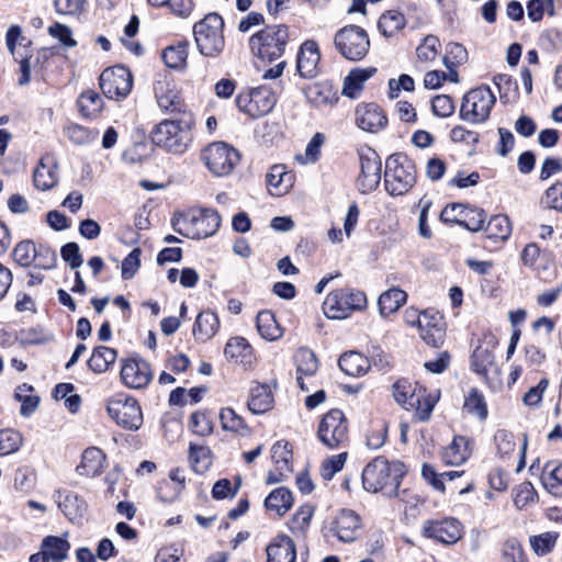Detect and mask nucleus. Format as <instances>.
Here are the masks:
<instances>
[{
	"label": "nucleus",
	"instance_id": "f257e3e1",
	"mask_svg": "<svg viewBox=\"0 0 562 562\" xmlns=\"http://www.w3.org/2000/svg\"><path fill=\"white\" fill-rule=\"evenodd\" d=\"M404 475L403 464L390 462L384 458H375L366 465L362 471V484L366 491L371 493L381 492L387 497L400 496L406 502L408 491L398 493L401 480Z\"/></svg>",
	"mask_w": 562,
	"mask_h": 562
},
{
	"label": "nucleus",
	"instance_id": "f03ea898",
	"mask_svg": "<svg viewBox=\"0 0 562 562\" xmlns=\"http://www.w3.org/2000/svg\"><path fill=\"white\" fill-rule=\"evenodd\" d=\"M221 225L220 214L212 209H196L172 217V228L180 235L201 239L214 235Z\"/></svg>",
	"mask_w": 562,
	"mask_h": 562
},
{
	"label": "nucleus",
	"instance_id": "7ed1b4c3",
	"mask_svg": "<svg viewBox=\"0 0 562 562\" xmlns=\"http://www.w3.org/2000/svg\"><path fill=\"white\" fill-rule=\"evenodd\" d=\"M193 121L164 120L156 125L151 133L153 142L172 154H182L189 147L192 136L191 128Z\"/></svg>",
	"mask_w": 562,
	"mask_h": 562
},
{
	"label": "nucleus",
	"instance_id": "20e7f679",
	"mask_svg": "<svg viewBox=\"0 0 562 562\" xmlns=\"http://www.w3.org/2000/svg\"><path fill=\"white\" fill-rule=\"evenodd\" d=\"M414 161L403 153L391 155L385 162V189L391 195H403L416 183Z\"/></svg>",
	"mask_w": 562,
	"mask_h": 562
},
{
	"label": "nucleus",
	"instance_id": "39448f33",
	"mask_svg": "<svg viewBox=\"0 0 562 562\" xmlns=\"http://www.w3.org/2000/svg\"><path fill=\"white\" fill-rule=\"evenodd\" d=\"M395 401L405 409H414L419 422L430 418L438 396L427 393L426 389L413 385L408 380H400L393 385Z\"/></svg>",
	"mask_w": 562,
	"mask_h": 562
},
{
	"label": "nucleus",
	"instance_id": "423d86ee",
	"mask_svg": "<svg viewBox=\"0 0 562 562\" xmlns=\"http://www.w3.org/2000/svg\"><path fill=\"white\" fill-rule=\"evenodd\" d=\"M289 40L285 25L267 26L249 38L251 53L262 60L272 61L284 53Z\"/></svg>",
	"mask_w": 562,
	"mask_h": 562
},
{
	"label": "nucleus",
	"instance_id": "0eeeda50",
	"mask_svg": "<svg viewBox=\"0 0 562 562\" xmlns=\"http://www.w3.org/2000/svg\"><path fill=\"white\" fill-rule=\"evenodd\" d=\"M223 19L217 13H210L194 24L193 34L201 54L216 56L223 50Z\"/></svg>",
	"mask_w": 562,
	"mask_h": 562
},
{
	"label": "nucleus",
	"instance_id": "6e6552de",
	"mask_svg": "<svg viewBox=\"0 0 562 562\" xmlns=\"http://www.w3.org/2000/svg\"><path fill=\"white\" fill-rule=\"evenodd\" d=\"M366 306L367 296L363 292L345 288L327 294L323 303V311L328 318L344 319L353 311H362Z\"/></svg>",
	"mask_w": 562,
	"mask_h": 562
},
{
	"label": "nucleus",
	"instance_id": "1a4fd4ad",
	"mask_svg": "<svg viewBox=\"0 0 562 562\" xmlns=\"http://www.w3.org/2000/svg\"><path fill=\"white\" fill-rule=\"evenodd\" d=\"M496 98L487 86L470 90L462 100L460 117L472 124H480L490 117Z\"/></svg>",
	"mask_w": 562,
	"mask_h": 562
},
{
	"label": "nucleus",
	"instance_id": "9d476101",
	"mask_svg": "<svg viewBox=\"0 0 562 562\" xmlns=\"http://www.w3.org/2000/svg\"><path fill=\"white\" fill-rule=\"evenodd\" d=\"M240 159L239 153L224 142H214L201 151V160L215 177L228 176Z\"/></svg>",
	"mask_w": 562,
	"mask_h": 562
},
{
	"label": "nucleus",
	"instance_id": "9b49d317",
	"mask_svg": "<svg viewBox=\"0 0 562 562\" xmlns=\"http://www.w3.org/2000/svg\"><path fill=\"white\" fill-rule=\"evenodd\" d=\"M13 260L21 267H31L40 270H52L56 267L55 250L44 244L36 245L32 240L18 243L12 252Z\"/></svg>",
	"mask_w": 562,
	"mask_h": 562
},
{
	"label": "nucleus",
	"instance_id": "f8f14e48",
	"mask_svg": "<svg viewBox=\"0 0 562 562\" xmlns=\"http://www.w3.org/2000/svg\"><path fill=\"white\" fill-rule=\"evenodd\" d=\"M235 102L243 113L250 117H260L272 111L277 97L269 87L260 86L238 93Z\"/></svg>",
	"mask_w": 562,
	"mask_h": 562
},
{
	"label": "nucleus",
	"instance_id": "ddd939ff",
	"mask_svg": "<svg viewBox=\"0 0 562 562\" xmlns=\"http://www.w3.org/2000/svg\"><path fill=\"white\" fill-rule=\"evenodd\" d=\"M335 46L346 59L360 60L368 54L370 41L363 29L349 25L336 33Z\"/></svg>",
	"mask_w": 562,
	"mask_h": 562
},
{
	"label": "nucleus",
	"instance_id": "4468645a",
	"mask_svg": "<svg viewBox=\"0 0 562 562\" xmlns=\"http://www.w3.org/2000/svg\"><path fill=\"white\" fill-rule=\"evenodd\" d=\"M317 437L329 449L346 446L349 438L348 422L340 409H331L323 416Z\"/></svg>",
	"mask_w": 562,
	"mask_h": 562
},
{
	"label": "nucleus",
	"instance_id": "2eb2a0df",
	"mask_svg": "<svg viewBox=\"0 0 562 562\" xmlns=\"http://www.w3.org/2000/svg\"><path fill=\"white\" fill-rule=\"evenodd\" d=\"M100 88L109 99H125L133 87V76L131 71L121 65L106 68L99 78Z\"/></svg>",
	"mask_w": 562,
	"mask_h": 562
},
{
	"label": "nucleus",
	"instance_id": "dca6fc26",
	"mask_svg": "<svg viewBox=\"0 0 562 562\" xmlns=\"http://www.w3.org/2000/svg\"><path fill=\"white\" fill-rule=\"evenodd\" d=\"M106 411L117 425L126 429L136 430L143 424L140 406L134 398L111 401L106 406Z\"/></svg>",
	"mask_w": 562,
	"mask_h": 562
},
{
	"label": "nucleus",
	"instance_id": "f3484780",
	"mask_svg": "<svg viewBox=\"0 0 562 562\" xmlns=\"http://www.w3.org/2000/svg\"><path fill=\"white\" fill-rule=\"evenodd\" d=\"M382 161L376 151L368 148L360 153V176L357 183L362 193L375 190L381 180Z\"/></svg>",
	"mask_w": 562,
	"mask_h": 562
},
{
	"label": "nucleus",
	"instance_id": "a211bd4d",
	"mask_svg": "<svg viewBox=\"0 0 562 562\" xmlns=\"http://www.w3.org/2000/svg\"><path fill=\"white\" fill-rule=\"evenodd\" d=\"M153 379L148 362L142 358L125 359L121 368V380L125 386L133 390L146 387Z\"/></svg>",
	"mask_w": 562,
	"mask_h": 562
},
{
	"label": "nucleus",
	"instance_id": "6ab92c4d",
	"mask_svg": "<svg viewBox=\"0 0 562 562\" xmlns=\"http://www.w3.org/2000/svg\"><path fill=\"white\" fill-rule=\"evenodd\" d=\"M423 535L446 544L456 543L462 536L461 525L457 519L427 520L423 526Z\"/></svg>",
	"mask_w": 562,
	"mask_h": 562
},
{
	"label": "nucleus",
	"instance_id": "aec40b11",
	"mask_svg": "<svg viewBox=\"0 0 562 562\" xmlns=\"http://www.w3.org/2000/svg\"><path fill=\"white\" fill-rule=\"evenodd\" d=\"M271 458L274 469L268 472L266 477L267 484L282 482L292 473V449L290 443L284 440L277 441L271 448Z\"/></svg>",
	"mask_w": 562,
	"mask_h": 562
},
{
	"label": "nucleus",
	"instance_id": "412c9836",
	"mask_svg": "<svg viewBox=\"0 0 562 562\" xmlns=\"http://www.w3.org/2000/svg\"><path fill=\"white\" fill-rule=\"evenodd\" d=\"M321 53L316 42L305 41L296 56V70L302 78L312 79L318 74Z\"/></svg>",
	"mask_w": 562,
	"mask_h": 562
},
{
	"label": "nucleus",
	"instance_id": "4be33fe9",
	"mask_svg": "<svg viewBox=\"0 0 562 562\" xmlns=\"http://www.w3.org/2000/svg\"><path fill=\"white\" fill-rule=\"evenodd\" d=\"M356 123L366 132L376 133L386 126L387 119L378 104L362 103L356 109Z\"/></svg>",
	"mask_w": 562,
	"mask_h": 562
},
{
	"label": "nucleus",
	"instance_id": "5701e85b",
	"mask_svg": "<svg viewBox=\"0 0 562 562\" xmlns=\"http://www.w3.org/2000/svg\"><path fill=\"white\" fill-rule=\"evenodd\" d=\"M360 530L359 516L349 509H341L330 525V531L342 542H352Z\"/></svg>",
	"mask_w": 562,
	"mask_h": 562
},
{
	"label": "nucleus",
	"instance_id": "b1692460",
	"mask_svg": "<svg viewBox=\"0 0 562 562\" xmlns=\"http://www.w3.org/2000/svg\"><path fill=\"white\" fill-rule=\"evenodd\" d=\"M57 161L53 155H45L40 159L33 172V182L37 190L46 191L58 182Z\"/></svg>",
	"mask_w": 562,
	"mask_h": 562
},
{
	"label": "nucleus",
	"instance_id": "393cba45",
	"mask_svg": "<svg viewBox=\"0 0 562 562\" xmlns=\"http://www.w3.org/2000/svg\"><path fill=\"white\" fill-rule=\"evenodd\" d=\"M295 364L296 383L302 391H308L304 379L312 378L318 370V360L315 353L307 348H300L293 357Z\"/></svg>",
	"mask_w": 562,
	"mask_h": 562
},
{
	"label": "nucleus",
	"instance_id": "a878e982",
	"mask_svg": "<svg viewBox=\"0 0 562 562\" xmlns=\"http://www.w3.org/2000/svg\"><path fill=\"white\" fill-rule=\"evenodd\" d=\"M267 562H295L294 541L286 535H278L267 546Z\"/></svg>",
	"mask_w": 562,
	"mask_h": 562
},
{
	"label": "nucleus",
	"instance_id": "bb28decb",
	"mask_svg": "<svg viewBox=\"0 0 562 562\" xmlns=\"http://www.w3.org/2000/svg\"><path fill=\"white\" fill-rule=\"evenodd\" d=\"M154 90L157 103L161 110L170 113L182 111L181 98L171 81L159 80L156 82Z\"/></svg>",
	"mask_w": 562,
	"mask_h": 562
},
{
	"label": "nucleus",
	"instance_id": "cd10ccee",
	"mask_svg": "<svg viewBox=\"0 0 562 562\" xmlns=\"http://www.w3.org/2000/svg\"><path fill=\"white\" fill-rule=\"evenodd\" d=\"M267 187L271 195L282 196L293 187L294 177L283 165H273L267 173Z\"/></svg>",
	"mask_w": 562,
	"mask_h": 562
},
{
	"label": "nucleus",
	"instance_id": "c85d7f7f",
	"mask_svg": "<svg viewBox=\"0 0 562 562\" xmlns=\"http://www.w3.org/2000/svg\"><path fill=\"white\" fill-rule=\"evenodd\" d=\"M375 72L376 68L374 67L351 69L344 79L342 95L357 99L363 90L364 82L372 78Z\"/></svg>",
	"mask_w": 562,
	"mask_h": 562
},
{
	"label": "nucleus",
	"instance_id": "c756f323",
	"mask_svg": "<svg viewBox=\"0 0 562 562\" xmlns=\"http://www.w3.org/2000/svg\"><path fill=\"white\" fill-rule=\"evenodd\" d=\"M104 467L105 454L103 451L97 447H90L83 451L77 472L79 475L94 477L103 472Z\"/></svg>",
	"mask_w": 562,
	"mask_h": 562
},
{
	"label": "nucleus",
	"instance_id": "7c9ffc66",
	"mask_svg": "<svg viewBox=\"0 0 562 562\" xmlns=\"http://www.w3.org/2000/svg\"><path fill=\"white\" fill-rule=\"evenodd\" d=\"M471 454L470 439L464 436H456L441 454L443 462L448 465H460Z\"/></svg>",
	"mask_w": 562,
	"mask_h": 562
},
{
	"label": "nucleus",
	"instance_id": "2f4dec72",
	"mask_svg": "<svg viewBox=\"0 0 562 562\" xmlns=\"http://www.w3.org/2000/svg\"><path fill=\"white\" fill-rule=\"evenodd\" d=\"M70 548L67 532L61 536H46L41 542V549L52 562H64L68 558Z\"/></svg>",
	"mask_w": 562,
	"mask_h": 562
},
{
	"label": "nucleus",
	"instance_id": "473e14b6",
	"mask_svg": "<svg viewBox=\"0 0 562 562\" xmlns=\"http://www.w3.org/2000/svg\"><path fill=\"white\" fill-rule=\"evenodd\" d=\"M248 409L256 415L265 414L273 406V395L267 384H257L251 387L247 401Z\"/></svg>",
	"mask_w": 562,
	"mask_h": 562
},
{
	"label": "nucleus",
	"instance_id": "72a5a7b5",
	"mask_svg": "<svg viewBox=\"0 0 562 562\" xmlns=\"http://www.w3.org/2000/svg\"><path fill=\"white\" fill-rule=\"evenodd\" d=\"M305 95L307 101L316 108L333 105L337 102V93L329 82L322 81L310 86Z\"/></svg>",
	"mask_w": 562,
	"mask_h": 562
},
{
	"label": "nucleus",
	"instance_id": "f704fd0d",
	"mask_svg": "<svg viewBox=\"0 0 562 562\" xmlns=\"http://www.w3.org/2000/svg\"><path fill=\"white\" fill-rule=\"evenodd\" d=\"M220 328V319L214 312H201L195 319L193 335L198 341L210 340Z\"/></svg>",
	"mask_w": 562,
	"mask_h": 562
},
{
	"label": "nucleus",
	"instance_id": "c9c22d12",
	"mask_svg": "<svg viewBox=\"0 0 562 562\" xmlns=\"http://www.w3.org/2000/svg\"><path fill=\"white\" fill-rule=\"evenodd\" d=\"M471 367L475 373L484 378H487L492 372H496L493 351L487 346H477L472 355Z\"/></svg>",
	"mask_w": 562,
	"mask_h": 562
},
{
	"label": "nucleus",
	"instance_id": "e433bc0d",
	"mask_svg": "<svg viewBox=\"0 0 562 562\" xmlns=\"http://www.w3.org/2000/svg\"><path fill=\"white\" fill-rule=\"evenodd\" d=\"M218 417L225 431H231L241 437H249L251 435V428L232 407L222 408Z\"/></svg>",
	"mask_w": 562,
	"mask_h": 562
},
{
	"label": "nucleus",
	"instance_id": "4c0bfd02",
	"mask_svg": "<svg viewBox=\"0 0 562 562\" xmlns=\"http://www.w3.org/2000/svg\"><path fill=\"white\" fill-rule=\"evenodd\" d=\"M257 330L259 335L268 340L274 341L281 338L282 328L276 321L274 314L270 311H261L256 318Z\"/></svg>",
	"mask_w": 562,
	"mask_h": 562
},
{
	"label": "nucleus",
	"instance_id": "58836bf2",
	"mask_svg": "<svg viewBox=\"0 0 562 562\" xmlns=\"http://www.w3.org/2000/svg\"><path fill=\"white\" fill-rule=\"evenodd\" d=\"M541 480L544 488L552 495L562 497V464L548 462L542 470Z\"/></svg>",
	"mask_w": 562,
	"mask_h": 562
},
{
	"label": "nucleus",
	"instance_id": "ea45409f",
	"mask_svg": "<svg viewBox=\"0 0 562 562\" xmlns=\"http://www.w3.org/2000/svg\"><path fill=\"white\" fill-rule=\"evenodd\" d=\"M338 366L341 371L350 376H359L367 372L369 361L361 353L356 351L346 352L340 356Z\"/></svg>",
	"mask_w": 562,
	"mask_h": 562
},
{
	"label": "nucleus",
	"instance_id": "a19ab883",
	"mask_svg": "<svg viewBox=\"0 0 562 562\" xmlns=\"http://www.w3.org/2000/svg\"><path fill=\"white\" fill-rule=\"evenodd\" d=\"M252 348L248 341L243 337H232L225 348L224 355L226 358L240 362L243 364L251 361Z\"/></svg>",
	"mask_w": 562,
	"mask_h": 562
},
{
	"label": "nucleus",
	"instance_id": "79ce46f5",
	"mask_svg": "<svg viewBox=\"0 0 562 562\" xmlns=\"http://www.w3.org/2000/svg\"><path fill=\"white\" fill-rule=\"evenodd\" d=\"M293 505L292 493L285 487L273 490L265 499V506L268 510L276 512L283 516Z\"/></svg>",
	"mask_w": 562,
	"mask_h": 562
},
{
	"label": "nucleus",
	"instance_id": "37998d69",
	"mask_svg": "<svg viewBox=\"0 0 562 562\" xmlns=\"http://www.w3.org/2000/svg\"><path fill=\"white\" fill-rule=\"evenodd\" d=\"M116 357L115 349L105 346L97 347L88 360V367L95 373H103L115 362Z\"/></svg>",
	"mask_w": 562,
	"mask_h": 562
},
{
	"label": "nucleus",
	"instance_id": "c03bdc74",
	"mask_svg": "<svg viewBox=\"0 0 562 562\" xmlns=\"http://www.w3.org/2000/svg\"><path fill=\"white\" fill-rule=\"evenodd\" d=\"M407 294L397 288L383 292L378 301L380 313L383 316L395 313L406 301Z\"/></svg>",
	"mask_w": 562,
	"mask_h": 562
},
{
	"label": "nucleus",
	"instance_id": "a18cd8bd",
	"mask_svg": "<svg viewBox=\"0 0 562 562\" xmlns=\"http://www.w3.org/2000/svg\"><path fill=\"white\" fill-rule=\"evenodd\" d=\"M430 324L419 329L422 339L429 346L439 347L445 340V327L438 314L429 315Z\"/></svg>",
	"mask_w": 562,
	"mask_h": 562
},
{
	"label": "nucleus",
	"instance_id": "49530a36",
	"mask_svg": "<svg viewBox=\"0 0 562 562\" xmlns=\"http://www.w3.org/2000/svg\"><path fill=\"white\" fill-rule=\"evenodd\" d=\"M406 24L405 16L397 10H389L384 12L378 23V27L382 35L391 37L404 29Z\"/></svg>",
	"mask_w": 562,
	"mask_h": 562
},
{
	"label": "nucleus",
	"instance_id": "de8ad7c7",
	"mask_svg": "<svg viewBox=\"0 0 562 562\" xmlns=\"http://www.w3.org/2000/svg\"><path fill=\"white\" fill-rule=\"evenodd\" d=\"M188 42H179L176 45L166 47L162 50V60L168 68L183 69L188 58Z\"/></svg>",
	"mask_w": 562,
	"mask_h": 562
},
{
	"label": "nucleus",
	"instance_id": "09e8293b",
	"mask_svg": "<svg viewBox=\"0 0 562 562\" xmlns=\"http://www.w3.org/2000/svg\"><path fill=\"white\" fill-rule=\"evenodd\" d=\"M58 506L70 521H76L83 516L86 510L85 501L75 492H67Z\"/></svg>",
	"mask_w": 562,
	"mask_h": 562
},
{
	"label": "nucleus",
	"instance_id": "8fccbe9b",
	"mask_svg": "<svg viewBox=\"0 0 562 562\" xmlns=\"http://www.w3.org/2000/svg\"><path fill=\"white\" fill-rule=\"evenodd\" d=\"M78 108L86 117L97 116L103 109V100L94 90L83 91L78 98Z\"/></svg>",
	"mask_w": 562,
	"mask_h": 562
},
{
	"label": "nucleus",
	"instance_id": "3c124183",
	"mask_svg": "<svg viewBox=\"0 0 562 562\" xmlns=\"http://www.w3.org/2000/svg\"><path fill=\"white\" fill-rule=\"evenodd\" d=\"M189 460L193 471L198 474H203L212 464L211 450L205 446L191 443L189 448Z\"/></svg>",
	"mask_w": 562,
	"mask_h": 562
},
{
	"label": "nucleus",
	"instance_id": "603ef678",
	"mask_svg": "<svg viewBox=\"0 0 562 562\" xmlns=\"http://www.w3.org/2000/svg\"><path fill=\"white\" fill-rule=\"evenodd\" d=\"M485 231L488 238L504 241L512 234L510 222L505 215H495L488 221Z\"/></svg>",
	"mask_w": 562,
	"mask_h": 562
},
{
	"label": "nucleus",
	"instance_id": "864d4df0",
	"mask_svg": "<svg viewBox=\"0 0 562 562\" xmlns=\"http://www.w3.org/2000/svg\"><path fill=\"white\" fill-rule=\"evenodd\" d=\"M558 538V532L547 531L537 536H531L529 542L537 555H546L553 550Z\"/></svg>",
	"mask_w": 562,
	"mask_h": 562
},
{
	"label": "nucleus",
	"instance_id": "5fc2aeb1",
	"mask_svg": "<svg viewBox=\"0 0 562 562\" xmlns=\"http://www.w3.org/2000/svg\"><path fill=\"white\" fill-rule=\"evenodd\" d=\"M463 408L469 414L479 417L481 420H484L487 417V407L484 396L476 390H472L465 397Z\"/></svg>",
	"mask_w": 562,
	"mask_h": 562
},
{
	"label": "nucleus",
	"instance_id": "6e6d98bb",
	"mask_svg": "<svg viewBox=\"0 0 562 562\" xmlns=\"http://www.w3.org/2000/svg\"><path fill=\"white\" fill-rule=\"evenodd\" d=\"M497 453L501 458L509 457L515 452L517 442L515 436L505 429H499L494 435Z\"/></svg>",
	"mask_w": 562,
	"mask_h": 562
},
{
	"label": "nucleus",
	"instance_id": "4d7b16f0",
	"mask_svg": "<svg viewBox=\"0 0 562 562\" xmlns=\"http://www.w3.org/2000/svg\"><path fill=\"white\" fill-rule=\"evenodd\" d=\"M485 218L486 214L483 210L465 206L460 220V226H463L471 232H477L483 228Z\"/></svg>",
	"mask_w": 562,
	"mask_h": 562
},
{
	"label": "nucleus",
	"instance_id": "13d9d810",
	"mask_svg": "<svg viewBox=\"0 0 562 562\" xmlns=\"http://www.w3.org/2000/svg\"><path fill=\"white\" fill-rule=\"evenodd\" d=\"M537 497L533 485L530 482H522L514 492V505L521 510L529 504L535 503Z\"/></svg>",
	"mask_w": 562,
	"mask_h": 562
},
{
	"label": "nucleus",
	"instance_id": "bf43d9fd",
	"mask_svg": "<svg viewBox=\"0 0 562 562\" xmlns=\"http://www.w3.org/2000/svg\"><path fill=\"white\" fill-rule=\"evenodd\" d=\"M153 7H167L173 14L180 18H187L192 9V0H148Z\"/></svg>",
	"mask_w": 562,
	"mask_h": 562
},
{
	"label": "nucleus",
	"instance_id": "052dcab7",
	"mask_svg": "<svg viewBox=\"0 0 562 562\" xmlns=\"http://www.w3.org/2000/svg\"><path fill=\"white\" fill-rule=\"evenodd\" d=\"M440 48V42L437 36L428 35L417 47V58L419 61L428 63L436 59Z\"/></svg>",
	"mask_w": 562,
	"mask_h": 562
},
{
	"label": "nucleus",
	"instance_id": "680f3d73",
	"mask_svg": "<svg viewBox=\"0 0 562 562\" xmlns=\"http://www.w3.org/2000/svg\"><path fill=\"white\" fill-rule=\"evenodd\" d=\"M325 137L321 133H316L308 142L304 155L296 156V160L302 165L314 164L319 159L321 148L324 144Z\"/></svg>",
	"mask_w": 562,
	"mask_h": 562
},
{
	"label": "nucleus",
	"instance_id": "e2e57ef3",
	"mask_svg": "<svg viewBox=\"0 0 562 562\" xmlns=\"http://www.w3.org/2000/svg\"><path fill=\"white\" fill-rule=\"evenodd\" d=\"M468 59L465 47L459 43H449L446 47L443 64L448 69H452Z\"/></svg>",
	"mask_w": 562,
	"mask_h": 562
},
{
	"label": "nucleus",
	"instance_id": "0e129e2a",
	"mask_svg": "<svg viewBox=\"0 0 562 562\" xmlns=\"http://www.w3.org/2000/svg\"><path fill=\"white\" fill-rule=\"evenodd\" d=\"M22 437L14 430H0V456H7L19 450Z\"/></svg>",
	"mask_w": 562,
	"mask_h": 562
},
{
	"label": "nucleus",
	"instance_id": "69168bd1",
	"mask_svg": "<svg viewBox=\"0 0 562 562\" xmlns=\"http://www.w3.org/2000/svg\"><path fill=\"white\" fill-rule=\"evenodd\" d=\"M313 508L308 505L301 506L292 516L289 527L293 532H303L310 525Z\"/></svg>",
	"mask_w": 562,
	"mask_h": 562
},
{
	"label": "nucleus",
	"instance_id": "338daca9",
	"mask_svg": "<svg viewBox=\"0 0 562 562\" xmlns=\"http://www.w3.org/2000/svg\"><path fill=\"white\" fill-rule=\"evenodd\" d=\"M48 34L58 40V42L64 47H74L77 45V42L72 37V32L70 27L61 23H54L48 27Z\"/></svg>",
	"mask_w": 562,
	"mask_h": 562
},
{
	"label": "nucleus",
	"instance_id": "774afa93",
	"mask_svg": "<svg viewBox=\"0 0 562 562\" xmlns=\"http://www.w3.org/2000/svg\"><path fill=\"white\" fill-rule=\"evenodd\" d=\"M542 203L552 210L562 213V182H555L552 184L542 198Z\"/></svg>",
	"mask_w": 562,
	"mask_h": 562
}]
</instances>
